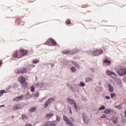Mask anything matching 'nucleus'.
<instances>
[{
  "label": "nucleus",
  "mask_w": 126,
  "mask_h": 126,
  "mask_svg": "<svg viewBox=\"0 0 126 126\" xmlns=\"http://www.w3.org/2000/svg\"><path fill=\"white\" fill-rule=\"evenodd\" d=\"M27 55H28V51H27V50L21 49L20 51L14 52L13 56L14 58H18L19 59L20 58H21V57L27 56Z\"/></svg>",
  "instance_id": "obj_1"
},
{
  "label": "nucleus",
  "mask_w": 126,
  "mask_h": 126,
  "mask_svg": "<svg viewBox=\"0 0 126 126\" xmlns=\"http://www.w3.org/2000/svg\"><path fill=\"white\" fill-rule=\"evenodd\" d=\"M105 109H106V107L102 105L101 107L98 108V110H99V111H102V110H105Z\"/></svg>",
  "instance_id": "obj_25"
},
{
  "label": "nucleus",
  "mask_w": 126,
  "mask_h": 126,
  "mask_svg": "<svg viewBox=\"0 0 126 126\" xmlns=\"http://www.w3.org/2000/svg\"><path fill=\"white\" fill-rule=\"evenodd\" d=\"M15 108H16V110H18V109H19V104H15Z\"/></svg>",
  "instance_id": "obj_33"
},
{
  "label": "nucleus",
  "mask_w": 126,
  "mask_h": 126,
  "mask_svg": "<svg viewBox=\"0 0 126 126\" xmlns=\"http://www.w3.org/2000/svg\"><path fill=\"white\" fill-rule=\"evenodd\" d=\"M27 70L26 68H23L21 69L16 70L15 72V73H17L18 74H20V73H25Z\"/></svg>",
  "instance_id": "obj_7"
},
{
  "label": "nucleus",
  "mask_w": 126,
  "mask_h": 126,
  "mask_svg": "<svg viewBox=\"0 0 126 126\" xmlns=\"http://www.w3.org/2000/svg\"><path fill=\"white\" fill-rule=\"evenodd\" d=\"M66 123L67 124V125H68L70 126H74V125H73V124H72V122H71V121H68L66 122Z\"/></svg>",
  "instance_id": "obj_17"
},
{
  "label": "nucleus",
  "mask_w": 126,
  "mask_h": 126,
  "mask_svg": "<svg viewBox=\"0 0 126 126\" xmlns=\"http://www.w3.org/2000/svg\"><path fill=\"white\" fill-rule=\"evenodd\" d=\"M113 112V110H111V109H106L104 111V113L105 114H110V113Z\"/></svg>",
  "instance_id": "obj_15"
},
{
  "label": "nucleus",
  "mask_w": 126,
  "mask_h": 126,
  "mask_svg": "<svg viewBox=\"0 0 126 126\" xmlns=\"http://www.w3.org/2000/svg\"><path fill=\"white\" fill-rule=\"evenodd\" d=\"M12 118H13V116H12Z\"/></svg>",
  "instance_id": "obj_48"
},
{
  "label": "nucleus",
  "mask_w": 126,
  "mask_h": 126,
  "mask_svg": "<svg viewBox=\"0 0 126 126\" xmlns=\"http://www.w3.org/2000/svg\"><path fill=\"white\" fill-rule=\"evenodd\" d=\"M118 73L120 76H125L126 74V68L121 67L118 70Z\"/></svg>",
  "instance_id": "obj_2"
},
{
  "label": "nucleus",
  "mask_w": 126,
  "mask_h": 126,
  "mask_svg": "<svg viewBox=\"0 0 126 126\" xmlns=\"http://www.w3.org/2000/svg\"><path fill=\"white\" fill-rule=\"evenodd\" d=\"M104 63H108V64H111V61H110L109 60H104Z\"/></svg>",
  "instance_id": "obj_26"
},
{
  "label": "nucleus",
  "mask_w": 126,
  "mask_h": 126,
  "mask_svg": "<svg viewBox=\"0 0 126 126\" xmlns=\"http://www.w3.org/2000/svg\"><path fill=\"white\" fill-rule=\"evenodd\" d=\"M105 98L108 100H110V96H105Z\"/></svg>",
  "instance_id": "obj_43"
},
{
  "label": "nucleus",
  "mask_w": 126,
  "mask_h": 126,
  "mask_svg": "<svg viewBox=\"0 0 126 126\" xmlns=\"http://www.w3.org/2000/svg\"><path fill=\"white\" fill-rule=\"evenodd\" d=\"M50 43H52V44H53L54 45H57V42H56V40L55 39H49L45 42V44L46 45H50Z\"/></svg>",
  "instance_id": "obj_6"
},
{
  "label": "nucleus",
  "mask_w": 126,
  "mask_h": 126,
  "mask_svg": "<svg viewBox=\"0 0 126 126\" xmlns=\"http://www.w3.org/2000/svg\"><path fill=\"white\" fill-rule=\"evenodd\" d=\"M108 87L110 92H114V87L111 85V84H109Z\"/></svg>",
  "instance_id": "obj_13"
},
{
  "label": "nucleus",
  "mask_w": 126,
  "mask_h": 126,
  "mask_svg": "<svg viewBox=\"0 0 126 126\" xmlns=\"http://www.w3.org/2000/svg\"><path fill=\"white\" fill-rule=\"evenodd\" d=\"M36 109L37 108L36 107H32L30 109V112L31 113H33V112H35V111H36Z\"/></svg>",
  "instance_id": "obj_16"
},
{
  "label": "nucleus",
  "mask_w": 126,
  "mask_h": 126,
  "mask_svg": "<svg viewBox=\"0 0 126 126\" xmlns=\"http://www.w3.org/2000/svg\"><path fill=\"white\" fill-rule=\"evenodd\" d=\"M50 126H57V124H55V122H51Z\"/></svg>",
  "instance_id": "obj_32"
},
{
  "label": "nucleus",
  "mask_w": 126,
  "mask_h": 126,
  "mask_svg": "<svg viewBox=\"0 0 126 126\" xmlns=\"http://www.w3.org/2000/svg\"><path fill=\"white\" fill-rule=\"evenodd\" d=\"M24 97V95H20L14 98V101H15L16 102H19V101H20V100H22Z\"/></svg>",
  "instance_id": "obj_8"
},
{
  "label": "nucleus",
  "mask_w": 126,
  "mask_h": 126,
  "mask_svg": "<svg viewBox=\"0 0 126 126\" xmlns=\"http://www.w3.org/2000/svg\"><path fill=\"white\" fill-rule=\"evenodd\" d=\"M31 91H32V92H35V86H32L31 87Z\"/></svg>",
  "instance_id": "obj_21"
},
{
  "label": "nucleus",
  "mask_w": 126,
  "mask_h": 126,
  "mask_svg": "<svg viewBox=\"0 0 126 126\" xmlns=\"http://www.w3.org/2000/svg\"><path fill=\"white\" fill-rule=\"evenodd\" d=\"M66 24H70V20H68L66 21Z\"/></svg>",
  "instance_id": "obj_41"
},
{
  "label": "nucleus",
  "mask_w": 126,
  "mask_h": 126,
  "mask_svg": "<svg viewBox=\"0 0 126 126\" xmlns=\"http://www.w3.org/2000/svg\"><path fill=\"white\" fill-rule=\"evenodd\" d=\"M106 74H107V75L111 76V77H112V78H117V77H118V75L117 74H116V73H115V72H112L109 70H106Z\"/></svg>",
  "instance_id": "obj_3"
},
{
  "label": "nucleus",
  "mask_w": 126,
  "mask_h": 126,
  "mask_svg": "<svg viewBox=\"0 0 126 126\" xmlns=\"http://www.w3.org/2000/svg\"><path fill=\"white\" fill-rule=\"evenodd\" d=\"M104 53L102 50H95L93 52V56L94 57H98L100 55H102Z\"/></svg>",
  "instance_id": "obj_4"
},
{
  "label": "nucleus",
  "mask_w": 126,
  "mask_h": 126,
  "mask_svg": "<svg viewBox=\"0 0 126 126\" xmlns=\"http://www.w3.org/2000/svg\"><path fill=\"white\" fill-rule=\"evenodd\" d=\"M63 119L64 121H65V122L66 123L69 120H68V118L66 116H63Z\"/></svg>",
  "instance_id": "obj_20"
},
{
  "label": "nucleus",
  "mask_w": 126,
  "mask_h": 126,
  "mask_svg": "<svg viewBox=\"0 0 126 126\" xmlns=\"http://www.w3.org/2000/svg\"><path fill=\"white\" fill-rule=\"evenodd\" d=\"M71 70H72V72H75V71H76V68L73 66L71 68Z\"/></svg>",
  "instance_id": "obj_23"
},
{
  "label": "nucleus",
  "mask_w": 126,
  "mask_h": 126,
  "mask_svg": "<svg viewBox=\"0 0 126 126\" xmlns=\"http://www.w3.org/2000/svg\"><path fill=\"white\" fill-rule=\"evenodd\" d=\"M101 119H105L106 118V115L105 114L102 115L101 116Z\"/></svg>",
  "instance_id": "obj_39"
},
{
  "label": "nucleus",
  "mask_w": 126,
  "mask_h": 126,
  "mask_svg": "<svg viewBox=\"0 0 126 126\" xmlns=\"http://www.w3.org/2000/svg\"><path fill=\"white\" fill-rule=\"evenodd\" d=\"M22 87L24 88V89H26L27 87H28V83L26 82H24V83H22Z\"/></svg>",
  "instance_id": "obj_12"
},
{
  "label": "nucleus",
  "mask_w": 126,
  "mask_h": 126,
  "mask_svg": "<svg viewBox=\"0 0 126 126\" xmlns=\"http://www.w3.org/2000/svg\"><path fill=\"white\" fill-rule=\"evenodd\" d=\"M85 85V84L83 82H80V86H81L82 87H84V86Z\"/></svg>",
  "instance_id": "obj_34"
},
{
  "label": "nucleus",
  "mask_w": 126,
  "mask_h": 126,
  "mask_svg": "<svg viewBox=\"0 0 126 126\" xmlns=\"http://www.w3.org/2000/svg\"><path fill=\"white\" fill-rule=\"evenodd\" d=\"M56 120L57 122H60L61 121V117L60 116H57Z\"/></svg>",
  "instance_id": "obj_35"
},
{
  "label": "nucleus",
  "mask_w": 126,
  "mask_h": 126,
  "mask_svg": "<svg viewBox=\"0 0 126 126\" xmlns=\"http://www.w3.org/2000/svg\"><path fill=\"white\" fill-rule=\"evenodd\" d=\"M45 126H51V122H47L45 124Z\"/></svg>",
  "instance_id": "obj_28"
},
{
  "label": "nucleus",
  "mask_w": 126,
  "mask_h": 126,
  "mask_svg": "<svg viewBox=\"0 0 126 126\" xmlns=\"http://www.w3.org/2000/svg\"><path fill=\"white\" fill-rule=\"evenodd\" d=\"M1 107H4V105H0V108H1Z\"/></svg>",
  "instance_id": "obj_45"
},
{
  "label": "nucleus",
  "mask_w": 126,
  "mask_h": 126,
  "mask_svg": "<svg viewBox=\"0 0 126 126\" xmlns=\"http://www.w3.org/2000/svg\"><path fill=\"white\" fill-rule=\"evenodd\" d=\"M88 6V5H83L82 6V7L85 8V7H87Z\"/></svg>",
  "instance_id": "obj_42"
},
{
  "label": "nucleus",
  "mask_w": 126,
  "mask_h": 126,
  "mask_svg": "<svg viewBox=\"0 0 126 126\" xmlns=\"http://www.w3.org/2000/svg\"><path fill=\"white\" fill-rule=\"evenodd\" d=\"M22 118L23 120H24V119L26 118V114H22Z\"/></svg>",
  "instance_id": "obj_36"
},
{
  "label": "nucleus",
  "mask_w": 126,
  "mask_h": 126,
  "mask_svg": "<svg viewBox=\"0 0 126 126\" xmlns=\"http://www.w3.org/2000/svg\"><path fill=\"white\" fill-rule=\"evenodd\" d=\"M93 81V79L90 78H87L86 79V82H89L90 81Z\"/></svg>",
  "instance_id": "obj_22"
},
{
  "label": "nucleus",
  "mask_w": 126,
  "mask_h": 126,
  "mask_svg": "<svg viewBox=\"0 0 126 126\" xmlns=\"http://www.w3.org/2000/svg\"><path fill=\"white\" fill-rule=\"evenodd\" d=\"M69 53H70V51L68 50H64L63 51V53H64L65 55H66V54H69Z\"/></svg>",
  "instance_id": "obj_29"
},
{
  "label": "nucleus",
  "mask_w": 126,
  "mask_h": 126,
  "mask_svg": "<svg viewBox=\"0 0 126 126\" xmlns=\"http://www.w3.org/2000/svg\"><path fill=\"white\" fill-rule=\"evenodd\" d=\"M113 122L114 124H117L118 123V117H116L115 119L114 118Z\"/></svg>",
  "instance_id": "obj_27"
},
{
  "label": "nucleus",
  "mask_w": 126,
  "mask_h": 126,
  "mask_svg": "<svg viewBox=\"0 0 126 126\" xmlns=\"http://www.w3.org/2000/svg\"><path fill=\"white\" fill-rule=\"evenodd\" d=\"M37 87H39L40 89H42V88H44V84L41 82H39L36 84Z\"/></svg>",
  "instance_id": "obj_10"
},
{
  "label": "nucleus",
  "mask_w": 126,
  "mask_h": 126,
  "mask_svg": "<svg viewBox=\"0 0 126 126\" xmlns=\"http://www.w3.org/2000/svg\"><path fill=\"white\" fill-rule=\"evenodd\" d=\"M125 78L126 79V76H125Z\"/></svg>",
  "instance_id": "obj_47"
},
{
  "label": "nucleus",
  "mask_w": 126,
  "mask_h": 126,
  "mask_svg": "<svg viewBox=\"0 0 126 126\" xmlns=\"http://www.w3.org/2000/svg\"><path fill=\"white\" fill-rule=\"evenodd\" d=\"M4 93H6V92H5V91L2 90L0 91V97L2 96V95H3Z\"/></svg>",
  "instance_id": "obj_18"
},
{
  "label": "nucleus",
  "mask_w": 126,
  "mask_h": 126,
  "mask_svg": "<svg viewBox=\"0 0 126 126\" xmlns=\"http://www.w3.org/2000/svg\"><path fill=\"white\" fill-rule=\"evenodd\" d=\"M49 105H50V104L46 101L45 104L44 105V108L45 109H47V108H48V106H49Z\"/></svg>",
  "instance_id": "obj_24"
},
{
  "label": "nucleus",
  "mask_w": 126,
  "mask_h": 126,
  "mask_svg": "<svg viewBox=\"0 0 126 126\" xmlns=\"http://www.w3.org/2000/svg\"><path fill=\"white\" fill-rule=\"evenodd\" d=\"M67 101L69 103V104H70V105H71V106H74L75 110H76L77 112V106L75 104V101H74L73 99H70V98L67 99Z\"/></svg>",
  "instance_id": "obj_5"
},
{
  "label": "nucleus",
  "mask_w": 126,
  "mask_h": 126,
  "mask_svg": "<svg viewBox=\"0 0 126 126\" xmlns=\"http://www.w3.org/2000/svg\"><path fill=\"white\" fill-rule=\"evenodd\" d=\"M18 80H19V81L21 82V84L25 82V78H24V77H22V76L19 77Z\"/></svg>",
  "instance_id": "obj_9"
},
{
  "label": "nucleus",
  "mask_w": 126,
  "mask_h": 126,
  "mask_svg": "<svg viewBox=\"0 0 126 126\" xmlns=\"http://www.w3.org/2000/svg\"><path fill=\"white\" fill-rule=\"evenodd\" d=\"M22 21L20 19V18H17V20H16V23H17L18 25H19Z\"/></svg>",
  "instance_id": "obj_14"
},
{
  "label": "nucleus",
  "mask_w": 126,
  "mask_h": 126,
  "mask_svg": "<svg viewBox=\"0 0 126 126\" xmlns=\"http://www.w3.org/2000/svg\"><path fill=\"white\" fill-rule=\"evenodd\" d=\"M73 64H74L75 65H76L77 67H78L79 66V65L77 64V63L75 62H73Z\"/></svg>",
  "instance_id": "obj_38"
},
{
  "label": "nucleus",
  "mask_w": 126,
  "mask_h": 126,
  "mask_svg": "<svg viewBox=\"0 0 126 126\" xmlns=\"http://www.w3.org/2000/svg\"><path fill=\"white\" fill-rule=\"evenodd\" d=\"M116 95L117 94L115 93H112L111 94V98H114V97H116Z\"/></svg>",
  "instance_id": "obj_31"
},
{
  "label": "nucleus",
  "mask_w": 126,
  "mask_h": 126,
  "mask_svg": "<svg viewBox=\"0 0 126 126\" xmlns=\"http://www.w3.org/2000/svg\"><path fill=\"white\" fill-rule=\"evenodd\" d=\"M33 63H39V60L35 59L33 60Z\"/></svg>",
  "instance_id": "obj_30"
},
{
  "label": "nucleus",
  "mask_w": 126,
  "mask_h": 126,
  "mask_svg": "<svg viewBox=\"0 0 126 126\" xmlns=\"http://www.w3.org/2000/svg\"><path fill=\"white\" fill-rule=\"evenodd\" d=\"M54 116V114L51 113V114H47L46 115V118H52Z\"/></svg>",
  "instance_id": "obj_19"
},
{
  "label": "nucleus",
  "mask_w": 126,
  "mask_h": 126,
  "mask_svg": "<svg viewBox=\"0 0 126 126\" xmlns=\"http://www.w3.org/2000/svg\"><path fill=\"white\" fill-rule=\"evenodd\" d=\"M2 64V60H0V65H1Z\"/></svg>",
  "instance_id": "obj_44"
},
{
  "label": "nucleus",
  "mask_w": 126,
  "mask_h": 126,
  "mask_svg": "<svg viewBox=\"0 0 126 126\" xmlns=\"http://www.w3.org/2000/svg\"><path fill=\"white\" fill-rule=\"evenodd\" d=\"M116 109H119V110H121L122 109V106L120 105H117L116 106Z\"/></svg>",
  "instance_id": "obj_37"
},
{
  "label": "nucleus",
  "mask_w": 126,
  "mask_h": 126,
  "mask_svg": "<svg viewBox=\"0 0 126 126\" xmlns=\"http://www.w3.org/2000/svg\"><path fill=\"white\" fill-rule=\"evenodd\" d=\"M39 95H40V93L37 92V93L36 94H35L36 97V98H38V97L39 96Z\"/></svg>",
  "instance_id": "obj_40"
},
{
  "label": "nucleus",
  "mask_w": 126,
  "mask_h": 126,
  "mask_svg": "<svg viewBox=\"0 0 126 126\" xmlns=\"http://www.w3.org/2000/svg\"><path fill=\"white\" fill-rule=\"evenodd\" d=\"M55 101V98L51 97L47 99V102L49 104H51V103H53Z\"/></svg>",
  "instance_id": "obj_11"
},
{
  "label": "nucleus",
  "mask_w": 126,
  "mask_h": 126,
  "mask_svg": "<svg viewBox=\"0 0 126 126\" xmlns=\"http://www.w3.org/2000/svg\"><path fill=\"white\" fill-rule=\"evenodd\" d=\"M70 112L71 114H72V111H71V109H70Z\"/></svg>",
  "instance_id": "obj_46"
}]
</instances>
